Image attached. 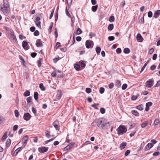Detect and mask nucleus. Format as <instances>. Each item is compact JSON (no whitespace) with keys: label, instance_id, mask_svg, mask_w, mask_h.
Returning a JSON list of instances; mask_svg holds the SVG:
<instances>
[{"label":"nucleus","instance_id":"obj_1","mask_svg":"<svg viewBox=\"0 0 160 160\" xmlns=\"http://www.w3.org/2000/svg\"><path fill=\"white\" fill-rule=\"evenodd\" d=\"M96 123L99 128L104 130L108 129L110 127L109 122H107L105 119L102 118L98 119Z\"/></svg>","mask_w":160,"mask_h":160},{"label":"nucleus","instance_id":"obj_2","mask_svg":"<svg viewBox=\"0 0 160 160\" xmlns=\"http://www.w3.org/2000/svg\"><path fill=\"white\" fill-rule=\"evenodd\" d=\"M3 7H1L2 11H4L6 14H8L9 13V3L8 0H3Z\"/></svg>","mask_w":160,"mask_h":160},{"label":"nucleus","instance_id":"obj_3","mask_svg":"<svg viewBox=\"0 0 160 160\" xmlns=\"http://www.w3.org/2000/svg\"><path fill=\"white\" fill-rule=\"evenodd\" d=\"M118 133H120L123 134L125 133L127 131V129L125 128L124 125H121L118 128Z\"/></svg>","mask_w":160,"mask_h":160},{"label":"nucleus","instance_id":"obj_4","mask_svg":"<svg viewBox=\"0 0 160 160\" xmlns=\"http://www.w3.org/2000/svg\"><path fill=\"white\" fill-rule=\"evenodd\" d=\"M48 147H41L38 148V151L39 152L43 153L47 152L48 151Z\"/></svg>","mask_w":160,"mask_h":160},{"label":"nucleus","instance_id":"obj_5","mask_svg":"<svg viewBox=\"0 0 160 160\" xmlns=\"http://www.w3.org/2000/svg\"><path fill=\"white\" fill-rule=\"evenodd\" d=\"M91 43L93 44V41L90 40H87L85 43V45L87 48H89L91 47L92 45Z\"/></svg>","mask_w":160,"mask_h":160},{"label":"nucleus","instance_id":"obj_6","mask_svg":"<svg viewBox=\"0 0 160 160\" xmlns=\"http://www.w3.org/2000/svg\"><path fill=\"white\" fill-rule=\"evenodd\" d=\"M53 126L55 128L56 130H59L60 129V126L58 121L55 120L52 123Z\"/></svg>","mask_w":160,"mask_h":160},{"label":"nucleus","instance_id":"obj_7","mask_svg":"<svg viewBox=\"0 0 160 160\" xmlns=\"http://www.w3.org/2000/svg\"><path fill=\"white\" fill-rule=\"evenodd\" d=\"M31 116L28 112H26L24 113L23 118L26 121L29 120L31 118Z\"/></svg>","mask_w":160,"mask_h":160},{"label":"nucleus","instance_id":"obj_8","mask_svg":"<svg viewBox=\"0 0 160 160\" xmlns=\"http://www.w3.org/2000/svg\"><path fill=\"white\" fill-rule=\"evenodd\" d=\"M153 81L150 79L147 81L146 82V86L148 88H151L153 85Z\"/></svg>","mask_w":160,"mask_h":160},{"label":"nucleus","instance_id":"obj_9","mask_svg":"<svg viewBox=\"0 0 160 160\" xmlns=\"http://www.w3.org/2000/svg\"><path fill=\"white\" fill-rule=\"evenodd\" d=\"M74 144L75 143L74 142L70 143L64 148V151H66L72 148Z\"/></svg>","mask_w":160,"mask_h":160},{"label":"nucleus","instance_id":"obj_10","mask_svg":"<svg viewBox=\"0 0 160 160\" xmlns=\"http://www.w3.org/2000/svg\"><path fill=\"white\" fill-rule=\"evenodd\" d=\"M36 46L38 47H41L43 46V44L40 39H37L36 42Z\"/></svg>","mask_w":160,"mask_h":160},{"label":"nucleus","instance_id":"obj_11","mask_svg":"<svg viewBox=\"0 0 160 160\" xmlns=\"http://www.w3.org/2000/svg\"><path fill=\"white\" fill-rule=\"evenodd\" d=\"M153 145L152 143H149L145 147V150H148L153 147Z\"/></svg>","mask_w":160,"mask_h":160},{"label":"nucleus","instance_id":"obj_12","mask_svg":"<svg viewBox=\"0 0 160 160\" xmlns=\"http://www.w3.org/2000/svg\"><path fill=\"white\" fill-rule=\"evenodd\" d=\"M28 45V42L26 41H23L22 42V46L25 50H27L28 48L27 47Z\"/></svg>","mask_w":160,"mask_h":160},{"label":"nucleus","instance_id":"obj_13","mask_svg":"<svg viewBox=\"0 0 160 160\" xmlns=\"http://www.w3.org/2000/svg\"><path fill=\"white\" fill-rule=\"evenodd\" d=\"M62 95V91L60 90H58L57 91V93L56 95L57 98L59 99L61 97Z\"/></svg>","mask_w":160,"mask_h":160},{"label":"nucleus","instance_id":"obj_14","mask_svg":"<svg viewBox=\"0 0 160 160\" xmlns=\"http://www.w3.org/2000/svg\"><path fill=\"white\" fill-rule=\"evenodd\" d=\"M32 98L31 96L27 98V104L29 106L31 105V104L32 103Z\"/></svg>","mask_w":160,"mask_h":160},{"label":"nucleus","instance_id":"obj_15","mask_svg":"<svg viewBox=\"0 0 160 160\" xmlns=\"http://www.w3.org/2000/svg\"><path fill=\"white\" fill-rule=\"evenodd\" d=\"M82 31L81 29L78 28L76 31H75L74 33L73 34H75V36H77V35H79L82 33Z\"/></svg>","mask_w":160,"mask_h":160},{"label":"nucleus","instance_id":"obj_16","mask_svg":"<svg viewBox=\"0 0 160 160\" xmlns=\"http://www.w3.org/2000/svg\"><path fill=\"white\" fill-rule=\"evenodd\" d=\"M136 38L137 40L139 41V40H140L139 41L140 42H141L142 41L143 38L141 35L140 33H138L137 35Z\"/></svg>","mask_w":160,"mask_h":160},{"label":"nucleus","instance_id":"obj_17","mask_svg":"<svg viewBox=\"0 0 160 160\" xmlns=\"http://www.w3.org/2000/svg\"><path fill=\"white\" fill-rule=\"evenodd\" d=\"M160 14V10H158L155 12L154 14L153 17L155 18H157L159 15Z\"/></svg>","mask_w":160,"mask_h":160},{"label":"nucleus","instance_id":"obj_18","mask_svg":"<svg viewBox=\"0 0 160 160\" xmlns=\"http://www.w3.org/2000/svg\"><path fill=\"white\" fill-rule=\"evenodd\" d=\"M148 123V121H145L141 124V127L142 128H145Z\"/></svg>","mask_w":160,"mask_h":160},{"label":"nucleus","instance_id":"obj_19","mask_svg":"<svg viewBox=\"0 0 160 160\" xmlns=\"http://www.w3.org/2000/svg\"><path fill=\"white\" fill-rule=\"evenodd\" d=\"M28 135H26L23 138L22 140V144H24L26 143V142L28 140Z\"/></svg>","mask_w":160,"mask_h":160},{"label":"nucleus","instance_id":"obj_20","mask_svg":"<svg viewBox=\"0 0 160 160\" xmlns=\"http://www.w3.org/2000/svg\"><path fill=\"white\" fill-rule=\"evenodd\" d=\"M131 113L132 114L136 116H139V113L135 110H132V111Z\"/></svg>","mask_w":160,"mask_h":160},{"label":"nucleus","instance_id":"obj_21","mask_svg":"<svg viewBox=\"0 0 160 160\" xmlns=\"http://www.w3.org/2000/svg\"><path fill=\"white\" fill-rule=\"evenodd\" d=\"M98 5L92 6L91 8L93 12H95L98 9Z\"/></svg>","mask_w":160,"mask_h":160},{"label":"nucleus","instance_id":"obj_22","mask_svg":"<svg viewBox=\"0 0 160 160\" xmlns=\"http://www.w3.org/2000/svg\"><path fill=\"white\" fill-rule=\"evenodd\" d=\"M3 28L6 31H7L10 32L11 33L12 32L13 30L11 28H9L7 27L6 26H4L3 27Z\"/></svg>","mask_w":160,"mask_h":160},{"label":"nucleus","instance_id":"obj_23","mask_svg":"<svg viewBox=\"0 0 160 160\" xmlns=\"http://www.w3.org/2000/svg\"><path fill=\"white\" fill-rule=\"evenodd\" d=\"M53 23L52 22H51L50 23V25L49 27V28H48V31L49 33H50L51 31V30L52 28L53 27Z\"/></svg>","mask_w":160,"mask_h":160},{"label":"nucleus","instance_id":"obj_24","mask_svg":"<svg viewBox=\"0 0 160 160\" xmlns=\"http://www.w3.org/2000/svg\"><path fill=\"white\" fill-rule=\"evenodd\" d=\"M114 28V25L113 24H110L109 25L108 27V30L109 31L112 30Z\"/></svg>","mask_w":160,"mask_h":160},{"label":"nucleus","instance_id":"obj_25","mask_svg":"<svg viewBox=\"0 0 160 160\" xmlns=\"http://www.w3.org/2000/svg\"><path fill=\"white\" fill-rule=\"evenodd\" d=\"M136 108L142 111L143 109V106L142 104H140L136 107Z\"/></svg>","mask_w":160,"mask_h":160},{"label":"nucleus","instance_id":"obj_26","mask_svg":"<svg viewBox=\"0 0 160 160\" xmlns=\"http://www.w3.org/2000/svg\"><path fill=\"white\" fill-rule=\"evenodd\" d=\"M11 143V140L9 139H8L7 140L6 142V146L7 147H8L10 146Z\"/></svg>","mask_w":160,"mask_h":160},{"label":"nucleus","instance_id":"obj_27","mask_svg":"<svg viewBox=\"0 0 160 160\" xmlns=\"http://www.w3.org/2000/svg\"><path fill=\"white\" fill-rule=\"evenodd\" d=\"M43 59L42 58H40L39 60L37 61V63L38 64V66L39 67H40L41 66V64L42 62V61Z\"/></svg>","mask_w":160,"mask_h":160},{"label":"nucleus","instance_id":"obj_28","mask_svg":"<svg viewBox=\"0 0 160 160\" xmlns=\"http://www.w3.org/2000/svg\"><path fill=\"white\" fill-rule=\"evenodd\" d=\"M130 52V50L128 48H125L123 50V52L126 54L129 53Z\"/></svg>","mask_w":160,"mask_h":160},{"label":"nucleus","instance_id":"obj_29","mask_svg":"<svg viewBox=\"0 0 160 160\" xmlns=\"http://www.w3.org/2000/svg\"><path fill=\"white\" fill-rule=\"evenodd\" d=\"M126 146V142H122L120 144V148L121 149H123L124 148H125V147Z\"/></svg>","mask_w":160,"mask_h":160},{"label":"nucleus","instance_id":"obj_30","mask_svg":"<svg viewBox=\"0 0 160 160\" xmlns=\"http://www.w3.org/2000/svg\"><path fill=\"white\" fill-rule=\"evenodd\" d=\"M38 94L37 92H35L34 93V97L35 100H37L38 98Z\"/></svg>","mask_w":160,"mask_h":160},{"label":"nucleus","instance_id":"obj_31","mask_svg":"<svg viewBox=\"0 0 160 160\" xmlns=\"http://www.w3.org/2000/svg\"><path fill=\"white\" fill-rule=\"evenodd\" d=\"M121 84L120 81L117 80L115 83V85L117 87H120L121 86Z\"/></svg>","mask_w":160,"mask_h":160},{"label":"nucleus","instance_id":"obj_32","mask_svg":"<svg viewBox=\"0 0 160 160\" xmlns=\"http://www.w3.org/2000/svg\"><path fill=\"white\" fill-rule=\"evenodd\" d=\"M39 88L40 89L43 91H44L45 90V88L42 83H41L39 84Z\"/></svg>","mask_w":160,"mask_h":160},{"label":"nucleus","instance_id":"obj_33","mask_svg":"<svg viewBox=\"0 0 160 160\" xmlns=\"http://www.w3.org/2000/svg\"><path fill=\"white\" fill-rule=\"evenodd\" d=\"M30 95V92L28 90L26 91L24 93V95L25 97H28Z\"/></svg>","mask_w":160,"mask_h":160},{"label":"nucleus","instance_id":"obj_34","mask_svg":"<svg viewBox=\"0 0 160 160\" xmlns=\"http://www.w3.org/2000/svg\"><path fill=\"white\" fill-rule=\"evenodd\" d=\"M10 33L11 34V36L13 38V39L14 40H17L16 36L15 35L13 31L12 32H11Z\"/></svg>","mask_w":160,"mask_h":160},{"label":"nucleus","instance_id":"obj_35","mask_svg":"<svg viewBox=\"0 0 160 160\" xmlns=\"http://www.w3.org/2000/svg\"><path fill=\"white\" fill-rule=\"evenodd\" d=\"M45 136L48 138H50L51 137V135L50 134V132L48 130L46 131V132Z\"/></svg>","mask_w":160,"mask_h":160},{"label":"nucleus","instance_id":"obj_36","mask_svg":"<svg viewBox=\"0 0 160 160\" xmlns=\"http://www.w3.org/2000/svg\"><path fill=\"white\" fill-rule=\"evenodd\" d=\"M115 18L114 16H111L109 18V21L111 22H113L114 21Z\"/></svg>","mask_w":160,"mask_h":160},{"label":"nucleus","instance_id":"obj_37","mask_svg":"<svg viewBox=\"0 0 160 160\" xmlns=\"http://www.w3.org/2000/svg\"><path fill=\"white\" fill-rule=\"evenodd\" d=\"M95 49L96 52L98 54L100 53L101 51V49L100 47H97Z\"/></svg>","mask_w":160,"mask_h":160},{"label":"nucleus","instance_id":"obj_38","mask_svg":"<svg viewBox=\"0 0 160 160\" xmlns=\"http://www.w3.org/2000/svg\"><path fill=\"white\" fill-rule=\"evenodd\" d=\"M74 68H75V69L77 70V71H79V70H80V66L78 64H75V65H74Z\"/></svg>","mask_w":160,"mask_h":160},{"label":"nucleus","instance_id":"obj_39","mask_svg":"<svg viewBox=\"0 0 160 160\" xmlns=\"http://www.w3.org/2000/svg\"><path fill=\"white\" fill-rule=\"evenodd\" d=\"M159 122V120L158 118H156L155 120L154 123L153 124L154 125L156 126L158 123Z\"/></svg>","mask_w":160,"mask_h":160},{"label":"nucleus","instance_id":"obj_40","mask_svg":"<svg viewBox=\"0 0 160 160\" xmlns=\"http://www.w3.org/2000/svg\"><path fill=\"white\" fill-rule=\"evenodd\" d=\"M4 118L3 117L0 115V125L3 124V123Z\"/></svg>","mask_w":160,"mask_h":160},{"label":"nucleus","instance_id":"obj_41","mask_svg":"<svg viewBox=\"0 0 160 160\" xmlns=\"http://www.w3.org/2000/svg\"><path fill=\"white\" fill-rule=\"evenodd\" d=\"M92 91V89L89 88H86V92L88 93H90Z\"/></svg>","mask_w":160,"mask_h":160},{"label":"nucleus","instance_id":"obj_42","mask_svg":"<svg viewBox=\"0 0 160 160\" xmlns=\"http://www.w3.org/2000/svg\"><path fill=\"white\" fill-rule=\"evenodd\" d=\"M104 88L103 87H101L99 90V92L101 94H102L104 93Z\"/></svg>","mask_w":160,"mask_h":160},{"label":"nucleus","instance_id":"obj_43","mask_svg":"<svg viewBox=\"0 0 160 160\" xmlns=\"http://www.w3.org/2000/svg\"><path fill=\"white\" fill-rule=\"evenodd\" d=\"M100 112L102 114H104L105 112V109L103 108L100 109Z\"/></svg>","mask_w":160,"mask_h":160},{"label":"nucleus","instance_id":"obj_44","mask_svg":"<svg viewBox=\"0 0 160 160\" xmlns=\"http://www.w3.org/2000/svg\"><path fill=\"white\" fill-rule=\"evenodd\" d=\"M127 85L126 83H124L122 86V90H124L125 89H126V88H127Z\"/></svg>","mask_w":160,"mask_h":160},{"label":"nucleus","instance_id":"obj_45","mask_svg":"<svg viewBox=\"0 0 160 160\" xmlns=\"http://www.w3.org/2000/svg\"><path fill=\"white\" fill-rule=\"evenodd\" d=\"M36 26L40 28H41V22L40 21L36 23Z\"/></svg>","mask_w":160,"mask_h":160},{"label":"nucleus","instance_id":"obj_46","mask_svg":"<svg viewBox=\"0 0 160 160\" xmlns=\"http://www.w3.org/2000/svg\"><path fill=\"white\" fill-rule=\"evenodd\" d=\"M99 105V104H98V103H97V104H93L92 105V107H93V108H94L95 109H98V108L96 107V105H97V106H98Z\"/></svg>","mask_w":160,"mask_h":160},{"label":"nucleus","instance_id":"obj_47","mask_svg":"<svg viewBox=\"0 0 160 160\" xmlns=\"http://www.w3.org/2000/svg\"><path fill=\"white\" fill-rule=\"evenodd\" d=\"M81 66L83 68H84L86 66L85 62L84 61H82L81 63Z\"/></svg>","mask_w":160,"mask_h":160},{"label":"nucleus","instance_id":"obj_48","mask_svg":"<svg viewBox=\"0 0 160 160\" xmlns=\"http://www.w3.org/2000/svg\"><path fill=\"white\" fill-rule=\"evenodd\" d=\"M152 103L151 102H149L146 103V106L149 108V107L151 106L152 105Z\"/></svg>","mask_w":160,"mask_h":160},{"label":"nucleus","instance_id":"obj_49","mask_svg":"<svg viewBox=\"0 0 160 160\" xmlns=\"http://www.w3.org/2000/svg\"><path fill=\"white\" fill-rule=\"evenodd\" d=\"M15 115L16 117H18L19 116V112L17 110H15L14 111Z\"/></svg>","mask_w":160,"mask_h":160},{"label":"nucleus","instance_id":"obj_50","mask_svg":"<svg viewBox=\"0 0 160 160\" xmlns=\"http://www.w3.org/2000/svg\"><path fill=\"white\" fill-rule=\"evenodd\" d=\"M138 98V96L135 95H133L131 97V99L133 101L136 100Z\"/></svg>","mask_w":160,"mask_h":160},{"label":"nucleus","instance_id":"obj_51","mask_svg":"<svg viewBox=\"0 0 160 160\" xmlns=\"http://www.w3.org/2000/svg\"><path fill=\"white\" fill-rule=\"evenodd\" d=\"M116 52L118 54L120 53L121 52V49L120 48H118L116 50Z\"/></svg>","mask_w":160,"mask_h":160},{"label":"nucleus","instance_id":"obj_52","mask_svg":"<svg viewBox=\"0 0 160 160\" xmlns=\"http://www.w3.org/2000/svg\"><path fill=\"white\" fill-rule=\"evenodd\" d=\"M39 32L37 30L35 31L34 32V35L35 36H38L39 35Z\"/></svg>","mask_w":160,"mask_h":160},{"label":"nucleus","instance_id":"obj_53","mask_svg":"<svg viewBox=\"0 0 160 160\" xmlns=\"http://www.w3.org/2000/svg\"><path fill=\"white\" fill-rule=\"evenodd\" d=\"M148 17L149 18H151L152 16V13L151 11H149L148 12Z\"/></svg>","mask_w":160,"mask_h":160},{"label":"nucleus","instance_id":"obj_54","mask_svg":"<svg viewBox=\"0 0 160 160\" xmlns=\"http://www.w3.org/2000/svg\"><path fill=\"white\" fill-rule=\"evenodd\" d=\"M109 88L110 89H112L114 87V83H110L108 85Z\"/></svg>","mask_w":160,"mask_h":160},{"label":"nucleus","instance_id":"obj_55","mask_svg":"<svg viewBox=\"0 0 160 160\" xmlns=\"http://www.w3.org/2000/svg\"><path fill=\"white\" fill-rule=\"evenodd\" d=\"M58 58H55L53 59V61L54 63H56L59 60V57L58 56Z\"/></svg>","mask_w":160,"mask_h":160},{"label":"nucleus","instance_id":"obj_56","mask_svg":"<svg viewBox=\"0 0 160 160\" xmlns=\"http://www.w3.org/2000/svg\"><path fill=\"white\" fill-rule=\"evenodd\" d=\"M154 49L153 48H151L149 50V51H148V53L149 54H151L153 53V52H154Z\"/></svg>","mask_w":160,"mask_h":160},{"label":"nucleus","instance_id":"obj_57","mask_svg":"<svg viewBox=\"0 0 160 160\" xmlns=\"http://www.w3.org/2000/svg\"><path fill=\"white\" fill-rule=\"evenodd\" d=\"M37 55V53L36 52H32L31 53V55L32 57L34 58H35Z\"/></svg>","mask_w":160,"mask_h":160},{"label":"nucleus","instance_id":"obj_58","mask_svg":"<svg viewBox=\"0 0 160 160\" xmlns=\"http://www.w3.org/2000/svg\"><path fill=\"white\" fill-rule=\"evenodd\" d=\"M114 39V37L112 36H109L108 37V39L110 41L113 40Z\"/></svg>","mask_w":160,"mask_h":160},{"label":"nucleus","instance_id":"obj_59","mask_svg":"<svg viewBox=\"0 0 160 160\" xmlns=\"http://www.w3.org/2000/svg\"><path fill=\"white\" fill-rule=\"evenodd\" d=\"M139 22L142 23H144V16H143L139 20Z\"/></svg>","mask_w":160,"mask_h":160},{"label":"nucleus","instance_id":"obj_60","mask_svg":"<svg viewBox=\"0 0 160 160\" xmlns=\"http://www.w3.org/2000/svg\"><path fill=\"white\" fill-rule=\"evenodd\" d=\"M159 154H160L159 152H158V151H157V152H154L153 154V156H158L159 155Z\"/></svg>","mask_w":160,"mask_h":160},{"label":"nucleus","instance_id":"obj_61","mask_svg":"<svg viewBox=\"0 0 160 160\" xmlns=\"http://www.w3.org/2000/svg\"><path fill=\"white\" fill-rule=\"evenodd\" d=\"M156 68V65H152L150 67V69L152 70H154Z\"/></svg>","mask_w":160,"mask_h":160},{"label":"nucleus","instance_id":"obj_62","mask_svg":"<svg viewBox=\"0 0 160 160\" xmlns=\"http://www.w3.org/2000/svg\"><path fill=\"white\" fill-rule=\"evenodd\" d=\"M51 75L52 77H55L56 76L57 74L55 72H53L51 73Z\"/></svg>","mask_w":160,"mask_h":160},{"label":"nucleus","instance_id":"obj_63","mask_svg":"<svg viewBox=\"0 0 160 160\" xmlns=\"http://www.w3.org/2000/svg\"><path fill=\"white\" fill-rule=\"evenodd\" d=\"M157 55L156 54H154L153 56L152 59L153 60H155L157 58Z\"/></svg>","mask_w":160,"mask_h":160},{"label":"nucleus","instance_id":"obj_64","mask_svg":"<svg viewBox=\"0 0 160 160\" xmlns=\"http://www.w3.org/2000/svg\"><path fill=\"white\" fill-rule=\"evenodd\" d=\"M35 30V28L34 27H31L30 28V30L32 32H34Z\"/></svg>","mask_w":160,"mask_h":160}]
</instances>
